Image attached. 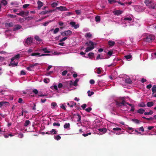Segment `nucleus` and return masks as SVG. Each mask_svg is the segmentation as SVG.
Listing matches in <instances>:
<instances>
[{
  "label": "nucleus",
  "mask_w": 156,
  "mask_h": 156,
  "mask_svg": "<svg viewBox=\"0 0 156 156\" xmlns=\"http://www.w3.org/2000/svg\"><path fill=\"white\" fill-rule=\"evenodd\" d=\"M72 31L70 30H68L65 31L61 33V35L63 36H69L71 35L72 34Z\"/></svg>",
  "instance_id": "nucleus-4"
},
{
  "label": "nucleus",
  "mask_w": 156,
  "mask_h": 156,
  "mask_svg": "<svg viewBox=\"0 0 156 156\" xmlns=\"http://www.w3.org/2000/svg\"><path fill=\"white\" fill-rule=\"evenodd\" d=\"M87 107V104H84L82 105L81 107L84 110Z\"/></svg>",
  "instance_id": "nucleus-54"
},
{
  "label": "nucleus",
  "mask_w": 156,
  "mask_h": 156,
  "mask_svg": "<svg viewBox=\"0 0 156 156\" xmlns=\"http://www.w3.org/2000/svg\"><path fill=\"white\" fill-rule=\"evenodd\" d=\"M30 121L29 120H27L26 121L25 123L24 124V126H27L30 123Z\"/></svg>",
  "instance_id": "nucleus-30"
},
{
  "label": "nucleus",
  "mask_w": 156,
  "mask_h": 156,
  "mask_svg": "<svg viewBox=\"0 0 156 156\" xmlns=\"http://www.w3.org/2000/svg\"><path fill=\"white\" fill-rule=\"evenodd\" d=\"M91 134V133H87V134L83 133V134L82 135L86 137V136H88L89 135H90Z\"/></svg>",
  "instance_id": "nucleus-58"
},
{
  "label": "nucleus",
  "mask_w": 156,
  "mask_h": 156,
  "mask_svg": "<svg viewBox=\"0 0 156 156\" xmlns=\"http://www.w3.org/2000/svg\"><path fill=\"white\" fill-rule=\"evenodd\" d=\"M54 138L55 139L57 140H58L61 139V137L59 135L55 136Z\"/></svg>",
  "instance_id": "nucleus-32"
},
{
  "label": "nucleus",
  "mask_w": 156,
  "mask_h": 156,
  "mask_svg": "<svg viewBox=\"0 0 156 156\" xmlns=\"http://www.w3.org/2000/svg\"><path fill=\"white\" fill-rule=\"evenodd\" d=\"M116 102V104L118 107H120L122 106L121 102L117 101Z\"/></svg>",
  "instance_id": "nucleus-43"
},
{
  "label": "nucleus",
  "mask_w": 156,
  "mask_h": 156,
  "mask_svg": "<svg viewBox=\"0 0 156 156\" xmlns=\"http://www.w3.org/2000/svg\"><path fill=\"white\" fill-rule=\"evenodd\" d=\"M124 20H127L129 21H131L132 20V19L131 17H126L124 19Z\"/></svg>",
  "instance_id": "nucleus-57"
},
{
  "label": "nucleus",
  "mask_w": 156,
  "mask_h": 156,
  "mask_svg": "<svg viewBox=\"0 0 156 156\" xmlns=\"http://www.w3.org/2000/svg\"><path fill=\"white\" fill-rule=\"evenodd\" d=\"M124 57L126 59H129L132 58V56L131 55H129L124 56Z\"/></svg>",
  "instance_id": "nucleus-18"
},
{
  "label": "nucleus",
  "mask_w": 156,
  "mask_h": 156,
  "mask_svg": "<svg viewBox=\"0 0 156 156\" xmlns=\"http://www.w3.org/2000/svg\"><path fill=\"white\" fill-rule=\"evenodd\" d=\"M58 5V4L56 2H53L51 4V6L52 7H55Z\"/></svg>",
  "instance_id": "nucleus-40"
},
{
  "label": "nucleus",
  "mask_w": 156,
  "mask_h": 156,
  "mask_svg": "<svg viewBox=\"0 0 156 156\" xmlns=\"http://www.w3.org/2000/svg\"><path fill=\"white\" fill-rule=\"evenodd\" d=\"M50 22H51V21H47V22H46L43 23V25L44 26H46Z\"/></svg>",
  "instance_id": "nucleus-56"
},
{
  "label": "nucleus",
  "mask_w": 156,
  "mask_h": 156,
  "mask_svg": "<svg viewBox=\"0 0 156 156\" xmlns=\"http://www.w3.org/2000/svg\"><path fill=\"white\" fill-rule=\"evenodd\" d=\"M49 12H50L49 11H43L41 12V14L42 15H45Z\"/></svg>",
  "instance_id": "nucleus-50"
},
{
  "label": "nucleus",
  "mask_w": 156,
  "mask_h": 156,
  "mask_svg": "<svg viewBox=\"0 0 156 156\" xmlns=\"http://www.w3.org/2000/svg\"><path fill=\"white\" fill-rule=\"evenodd\" d=\"M113 13L115 15H119L122 13V11L120 10H118L114 11Z\"/></svg>",
  "instance_id": "nucleus-9"
},
{
  "label": "nucleus",
  "mask_w": 156,
  "mask_h": 156,
  "mask_svg": "<svg viewBox=\"0 0 156 156\" xmlns=\"http://www.w3.org/2000/svg\"><path fill=\"white\" fill-rule=\"evenodd\" d=\"M20 54H17L16 55H15L14 57L15 59H19L20 58Z\"/></svg>",
  "instance_id": "nucleus-62"
},
{
  "label": "nucleus",
  "mask_w": 156,
  "mask_h": 156,
  "mask_svg": "<svg viewBox=\"0 0 156 156\" xmlns=\"http://www.w3.org/2000/svg\"><path fill=\"white\" fill-rule=\"evenodd\" d=\"M10 64L13 66H15L17 65L18 62L16 63V62H10Z\"/></svg>",
  "instance_id": "nucleus-37"
},
{
  "label": "nucleus",
  "mask_w": 156,
  "mask_h": 156,
  "mask_svg": "<svg viewBox=\"0 0 156 156\" xmlns=\"http://www.w3.org/2000/svg\"><path fill=\"white\" fill-rule=\"evenodd\" d=\"M34 38L36 41H42V40L38 36H35L34 37Z\"/></svg>",
  "instance_id": "nucleus-23"
},
{
  "label": "nucleus",
  "mask_w": 156,
  "mask_h": 156,
  "mask_svg": "<svg viewBox=\"0 0 156 156\" xmlns=\"http://www.w3.org/2000/svg\"><path fill=\"white\" fill-rule=\"evenodd\" d=\"M115 42L114 41H109L108 42V44L110 47L113 46L115 45Z\"/></svg>",
  "instance_id": "nucleus-11"
},
{
  "label": "nucleus",
  "mask_w": 156,
  "mask_h": 156,
  "mask_svg": "<svg viewBox=\"0 0 156 156\" xmlns=\"http://www.w3.org/2000/svg\"><path fill=\"white\" fill-rule=\"evenodd\" d=\"M153 113V112L152 110H150L149 112H145L144 113V114L145 115H151Z\"/></svg>",
  "instance_id": "nucleus-24"
},
{
  "label": "nucleus",
  "mask_w": 156,
  "mask_h": 156,
  "mask_svg": "<svg viewBox=\"0 0 156 156\" xmlns=\"http://www.w3.org/2000/svg\"><path fill=\"white\" fill-rule=\"evenodd\" d=\"M138 106L140 107H144L146 106V105L144 102H142L139 104Z\"/></svg>",
  "instance_id": "nucleus-22"
},
{
  "label": "nucleus",
  "mask_w": 156,
  "mask_h": 156,
  "mask_svg": "<svg viewBox=\"0 0 156 156\" xmlns=\"http://www.w3.org/2000/svg\"><path fill=\"white\" fill-rule=\"evenodd\" d=\"M41 54L39 53H34L31 54V55L32 56H37L40 55Z\"/></svg>",
  "instance_id": "nucleus-26"
},
{
  "label": "nucleus",
  "mask_w": 156,
  "mask_h": 156,
  "mask_svg": "<svg viewBox=\"0 0 156 156\" xmlns=\"http://www.w3.org/2000/svg\"><path fill=\"white\" fill-rule=\"evenodd\" d=\"M154 103L153 101H150L147 102V105L148 107H151L153 105Z\"/></svg>",
  "instance_id": "nucleus-12"
},
{
  "label": "nucleus",
  "mask_w": 156,
  "mask_h": 156,
  "mask_svg": "<svg viewBox=\"0 0 156 156\" xmlns=\"http://www.w3.org/2000/svg\"><path fill=\"white\" fill-rule=\"evenodd\" d=\"M37 4L38 5L37 8L38 9H39L43 6V3L41 2L38 0L37 2Z\"/></svg>",
  "instance_id": "nucleus-10"
},
{
  "label": "nucleus",
  "mask_w": 156,
  "mask_h": 156,
  "mask_svg": "<svg viewBox=\"0 0 156 156\" xmlns=\"http://www.w3.org/2000/svg\"><path fill=\"white\" fill-rule=\"evenodd\" d=\"M98 130L100 132L105 133L106 132L107 130L106 128H100L98 129Z\"/></svg>",
  "instance_id": "nucleus-19"
},
{
  "label": "nucleus",
  "mask_w": 156,
  "mask_h": 156,
  "mask_svg": "<svg viewBox=\"0 0 156 156\" xmlns=\"http://www.w3.org/2000/svg\"><path fill=\"white\" fill-rule=\"evenodd\" d=\"M76 23L74 22H71L70 23V24L73 27H74Z\"/></svg>",
  "instance_id": "nucleus-61"
},
{
  "label": "nucleus",
  "mask_w": 156,
  "mask_h": 156,
  "mask_svg": "<svg viewBox=\"0 0 156 156\" xmlns=\"http://www.w3.org/2000/svg\"><path fill=\"white\" fill-rule=\"evenodd\" d=\"M154 36L150 35L144 38V41L146 42H151L154 40Z\"/></svg>",
  "instance_id": "nucleus-2"
},
{
  "label": "nucleus",
  "mask_w": 156,
  "mask_h": 156,
  "mask_svg": "<svg viewBox=\"0 0 156 156\" xmlns=\"http://www.w3.org/2000/svg\"><path fill=\"white\" fill-rule=\"evenodd\" d=\"M8 103L6 101H1L0 102V108L2 107L5 104Z\"/></svg>",
  "instance_id": "nucleus-29"
},
{
  "label": "nucleus",
  "mask_w": 156,
  "mask_h": 156,
  "mask_svg": "<svg viewBox=\"0 0 156 156\" xmlns=\"http://www.w3.org/2000/svg\"><path fill=\"white\" fill-rule=\"evenodd\" d=\"M76 105V103L73 101H70L69 103H67L68 106L71 108L73 107L74 106Z\"/></svg>",
  "instance_id": "nucleus-8"
},
{
  "label": "nucleus",
  "mask_w": 156,
  "mask_h": 156,
  "mask_svg": "<svg viewBox=\"0 0 156 156\" xmlns=\"http://www.w3.org/2000/svg\"><path fill=\"white\" fill-rule=\"evenodd\" d=\"M92 110V108L91 107H89L86 108L85 110V111L88 112H89Z\"/></svg>",
  "instance_id": "nucleus-45"
},
{
  "label": "nucleus",
  "mask_w": 156,
  "mask_h": 156,
  "mask_svg": "<svg viewBox=\"0 0 156 156\" xmlns=\"http://www.w3.org/2000/svg\"><path fill=\"white\" fill-rule=\"evenodd\" d=\"M98 71L97 72V73L99 74H101V69L100 68H98L97 69Z\"/></svg>",
  "instance_id": "nucleus-51"
},
{
  "label": "nucleus",
  "mask_w": 156,
  "mask_h": 156,
  "mask_svg": "<svg viewBox=\"0 0 156 156\" xmlns=\"http://www.w3.org/2000/svg\"><path fill=\"white\" fill-rule=\"evenodd\" d=\"M53 125L54 126H60V124L59 122H54Z\"/></svg>",
  "instance_id": "nucleus-46"
},
{
  "label": "nucleus",
  "mask_w": 156,
  "mask_h": 156,
  "mask_svg": "<svg viewBox=\"0 0 156 156\" xmlns=\"http://www.w3.org/2000/svg\"><path fill=\"white\" fill-rule=\"evenodd\" d=\"M113 54V51H109L107 53V54L109 56H111Z\"/></svg>",
  "instance_id": "nucleus-60"
},
{
  "label": "nucleus",
  "mask_w": 156,
  "mask_h": 156,
  "mask_svg": "<svg viewBox=\"0 0 156 156\" xmlns=\"http://www.w3.org/2000/svg\"><path fill=\"white\" fill-rule=\"evenodd\" d=\"M25 13V12L23 11H21L19 13H17L16 14L18 15L23 16V15H24Z\"/></svg>",
  "instance_id": "nucleus-27"
},
{
  "label": "nucleus",
  "mask_w": 156,
  "mask_h": 156,
  "mask_svg": "<svg viewBox=\"0 0 156 156\" xmlns=\"http://www.w3.org/2000/svg\"><path fill=\"white\" fill-rule=\"evenodd\" d=\"M67 39V37H65L62 38V39L59 40V41L60 42H62L65 41L66 39Z\"/></svg>",
  "instance_id": "nucleus-49"
},
{
  "label": "nucleus",
  "mask_w": 156,
  "mask_h": 156,
  "mask_svg": "<svg viewBox=\"0 0 156 156\" xmlns=\"http://www.w3.org/2000/svg\"><path fill=\"white\" fill-rule=\"evenodd\" d=\"M59 30V28L57 27L54 30L53 33L54 34H56L58 32Z\"/></svg>",
  "instance_id": "nucleus-42"
},
{
  "label": "nucleus",
  "mask_w": 156,
  "mask_h": 156,
  "mask_svg": "<svg viewBox=\"0 0 156 156\" xmlns=\"http://www.w3.org/2000/svg\"><path fill=\"white\" fill-rule=\"evenodd\" d=\"M109 3L110 4H112L113 3H116L117 2L115 0H108Z\"/></svg>",
  "instance_id": "nucleus-38"
},
{
  "label": "nucleus",
  "mask_w": 156,
  "mask_h": 156,
  "mask_svg": "<svg viewBox=\"0 0 156 156\" xmlns=\"http://www.w3.org/2000/svg\"><path fill=\"white\" fill-rule=\"evenodd\" d=\"M70 126V124L69 123H66L64 125V129H67L69 128Z\"/></svg>",
  "instance_id": "nucleus-15"
},
{
  "label": "nucleus",
  "mask_w": 156,
  "mask_h": 156,
  "mask_svg": "<svg viewBox=\"0 0 156 156\" xmlns=\"http://www.w3.org/2000/svg\"><path fill=\"white\" fill-rule=\"evenodd\" d=\"M8 16L11 18H15L16 16V15L11 14H8Z\"/></svg>",
  "instance_id": "nucleus-35"
},
{
  "label": "nucleus",
  "mask_w": 156,
  "mask_h": 156,
  "mask_svg": "<svg viewBox=\"0 0 156 156\" xmlns=\"http://www.w3.org/2000/svg\"><path fill=\"white\" fill-rule=\"evenodd\" d=\"M43 51L44 52V53H49L50 52V51H49L47 50V48H43L41 50H40L39 51Z\"/></svg>",
  "instance_id": "nucleus-16"
},
{
  "label": "nucleus",
  "mask_w": 156,
  "mask_h": 156,
  "mask_svg": "<svg viewBox=\"0 0 156 156\" xmlns=\"http://www.w3.org/2000/svg\"><path fill=\"white\" fill-rule=\"evenodd\" d=\"M44 82L45 83H48L50 82V80L48 78H45L44 79Z\"/></svg>",
  "instance_id": "nucleus-39"
},
{
  "label": "nucleus",
  "mask_w": 156,
  "mask_h": 156,
  "mask_svg": "<svg viewBox=\"0 0 156 156\" xmlns=\"http://www.w3.org/2000/svg\"><path fill=\"white\" fill-rule=\"evenodd\" d=\"M145 110L142 108H140L138 109L137 111V112L140 114H143L145 112Z\"/></svg>",
  "instance_id": "nucleus-14"
},
{
  "label": "nucleus",
  "mask_w": 156,
  "mask_h": 156,
  "mask_svg": "<svg viewBox=\"0 0 156 156\" xmlns=\"http://www.w3.org/2000/svg\"><path fill=\"white\" fill-rule=\"evenodd\" d=\"M125 82L126 83L129 84H131L132 83V82L130 78H126L125 79Z\"/></svg>",
  "instance_id": "nucleus-13"
},
{
  "label": "nucleus",
  "mask_w": 156,
  "mask_h": 156,
  "mask_svg": "<svg viewBox=\"0 0 156 156\" xmlns=\"http://www.w3.org/2000/svg\"><path fill=\"white\" fill-rule=\"evenodd\" d=\"M95 20L96 22H99L100 21V17L99 16H97L95 17Z\"/></svg>",
  "instance_id": "nucleus-31"
},
{
  "label": "nucleus",
  "mask_w": 156,
  "mask_h": 156,
  "mask_svg": "<svg viewBox=\"0 0 156 156\" xmlns=\"http://www.w3.org/2000/svg\"><path fill=\"white\" fill-rule=\"evenodd\" d=\"M29 5H30L29 4H24L23 5V8L26 9V8H27Z\"/></svg>",
  "instance_id": "nucleus-55"
},
{
  "label": "nucleus",
  "mask_w": 156,
  "mask_h": 156,
  "mask_svg": "<svg viewBox=\"0 0 156 156\" xmlns=\"http://www.w3.org/2000/svg\"><path fill=\"white\" fill-rule=\"evenodd\" d=\"M132 120L137 124H139L140 123V121L136 119H133Z\"/></svg>",
  "instance_id": "nucleus-34"
},
{
  "label": "nucleus",
  "mask_w": 156,
  "mask_h": 156,
  "mask_svg": "<svg viewBox=\"0 0 156 156\" xmlns=\"http://www.w3.org/2000/svg\"><path fill=\"white\" fill-rule=\"evenodd\" d=\"M33 92L35 94H37L38 93V91L36 89H34L33 90Z\"/></svg>",
  "instance_id": "nucleus-64"
},
{
  "label": "nucleus",
  "mask_w": 156,
  "mask_h": 156,
  "mask_svg": "<svg viewBox=\"0 0 156 156\" xmlns=\"http://www.w3.org/2000/svg\"><path fill=\"white\" fill-rule=\"evenodd\" d=\"M153 94L156 92V85H154L151 89Z\"/></svg>",
  "instance_id": "nucleus-17"
},
{
  "label": "nucleus",
  "mask_w": 156,
  "mask_h": 156,
  "mask_svg": "<svg viewBox=\"0 0 156 156\" xmlns=\"http://www.w3.org/2000/svg\"><path fill=\"white\" fill-rule=\"evenodd\" d=\"M69 84V81H67L63 83V86L64 87H66L68 86Z\"/></svg>",
  "instance_id": "nucleus-21"
},
{
  "label": "nucleus",
  "mask_w": 156,
  "mask_h": 156,
  "mask_svg": "<svg viewBox=\"0 0 156 156\" xmlns=\"http://www.w3.org/2000/svg\"><path fill=\"white\" fill-rule=\"evenodd\" d=\"M22 27V26L19 24L15 25L13 28V31H16V30L20 29Z\"/></svg>",
  "instance_id": "nucleus-7"
},
{
  "label": "nucleus",
  "mask_w": 156,
  "mask_h": 156,
  "mask_svg": "<svg viewBox=\"0 0 156 156\" xmlns=\"http://www.w3.org/2000/svg\"><path fill=\"white\" fill-rule=\"evenodd\" d=\"M92 34L90 33H87L85 35V37H86L90 38L92 36Z\"/></svg>",
  "instance_id": "nucleus-20"
},
{
  "label": "nucleus",
  "mask_w": 156,
  "mask_h": 156,
  "mask_svg": "<svg viewBox=\"0 0 156 156\" xmlns=\"http://www.w3.org/2000/svg\"><path fill=\"white\" fill-rule=\"evenodd\" d=\"M7 25L9 27H12L13 26V24L12 23H10L7 24Z\"/></svg>",
  "instance_id": "nucleus-63"
},
{
  "label": "nucleus",
  "mask_w": 156,
  "mask_h": 156,
  "mask_svg": "<svg viewBox=\"0 0 156 156\" xmlns=\"http://www.w3.org/2000/svg\"><path fill=\"white\" fill-rule=\"evenodd\" d=\"M87 93L88 94V96L90 97L94 94V92L93 91L91 92L90 90H88L87 91Z\"/></svg>",
  "instance_id": "nucleus-36"
},
{
  "label": "nucleus",
  "mask_w": 156,
  "mask_h": 156,
  "mask_svg": "<svg viewBox=\"0 0 156 156\" xmlns=\"http://www.w3.org/2000/svg\"><path fill=\"white\" fill-rule=\"evenodd\" d=\"M50 133H53V134H55L57 133V131L54 129H52L50 131Z\"/></svg>",
  "instance_id": "nucleus-33"
},
{
  "label": "nucleus",
  "mask_w": 156,
  "mask_h": 156,
  "mask_svg": "<svg viewBox=\"0 0 156 156\" xmlns=\"http://www.w3.org/2000/svg\"><path fill=\"white\" fill-rule=\"evenodd\" d=\"M79 80L78 79H76L73 83V86H76L77 85V83L78 82Z\"/></svg>",
  "instance_id": "nucleus-41"
},
{
  "label": "nucleus",
  "mask_w": 156,
  "mask_h": 156,
  "mask_svg": "<svg viewBox=\"0 0 156 156\" xmlns=\"http://www.w3.org/2000/svg\"><path fill=\"white\" fill-rule=\"evenodd\" d=\"M75 12L78 15H80L81 13V11L79 10H75Z\"/></svg>",
  "instance_id": "nucleus-59"
},
{
  "label": "nucleus",
  "mask_w": 156,
  "mask_h": 156,
  "mask_svg": "<svg viewBox=\"0 0 156 156\" xmlns=\"http://www.w3.org/2000/svg\"><path fill=\"white\" fill-rule=\"evenodd\" d=\"M67 73V70H65L62 73V76H64L66 75Z\"/></svg>",
  "instance_id": "nucleus-53"
},
{
  "label": "nucleus",
  "mask_w": 156,
  "mask_h": 156,
  "mask_svg": "<svg viewBox=\"0 0 156 156\" xmlns=\"http://www.w3.org/2000/svg\"><path fill=\"white\" fill-rule=\"evenodd\" d=\"M1 2L4 5H6L7 4V2L5 0H1Z\"/></svg>",
  "instance_id": "nucleus-28"
},
{
  "label": "nucleus",
  "mask_w": 156,
  "mask_h": 156,
  "mask_svg": "<svg viewBox=\"0 0 156 156\" xmlns=\"http://www.w3.org/2000/svg\"><path fill=\"white\" fill-rule=\"evenodd\" d=\"M126 103H127L124 100H123L121 102L122 106H126Z\"/></svg>",
  "instance_id": "nucleus-52"
},
{
  "label": "nucleus",
  "mask_w": 156,
  "mask_h": 156,
  "mask_svg": "<svg viewBox=\"0 0 156 156\" xmlns=\"http://www.w3.org/2000/svg\"><path fill=\"white\" fill-rule=\"evenodd\" d=\"M57 106V104L55 102H52L51 104V108H54L55 106Z\"/></svg>",
  "instance_id": "nucleus-25"
},
{
  "label": "nucleus",
  "mask_w": 156,
  "mask_h": 156,
  "mask_svg": "<svg viewBox=\"0 0 156 156\" xmlns=\"http://www.w3.org/2000/svg\"><path fill=\"white\" fill-rule=\"evenodd\" d=\"M78 116L77 119V121L78 122H80L81 121V116L79 114H78L77 115Z\"/></svg>",
  "instance_id": "nucleus-44"
},
{
  "label": "nucleus",
  "mask_w": 156,
  "mask_h": 156,
  "mask_svg": "<svg viewBox=\"0 0 156 156\" xmlns=\"http://www.w3.org/2000/svg\"><path fill=\"white\" fill-rule=\"evenodd\" d=\"M88 55L90 58H91V57L93 56L94 53L93 52H90L88 54Z\"/></svg>",
  "instance_id": "nucleus-47"
},
{
  "label": "nucleus",
  "mask_w": 156,
  "mask_h": 156,
  "mask_svg": "<svg viewBox=\"0 0 156 156\" xmlns=\"http://www.w3.org/2000/svg\"><path fill=\"white\" fill-rule=\"evenodd\" d=\"M56 9H57L61 11H66L67 10V9L66 7L62 6L57 7L56 8Z\"/></svg>",
  "instance_id": "nucleus-6"
},
{
  "label": "nucleus",
  "mask_w": 156,
  "mask_h": 156,
  "mask_svg": "<svg viewBox=\"0 0 156 156\" xmlns=\"http://www.w3.org/2000/svg\"><path fill=\"white\" fill-rule=\"evenodd\" d=\"M33 39L31 37H28L27 38L25 41V43L28 45L31 44L32 42Z\"/></svg>",
  "instance_id": "nucleus-5"
},
{
  "label": "nucleus",
  "mask_w": 156,
  "mask_h": 156,
  "mask_svg": "<svg viewBox=\"0 0 156 156\" xmlns=\"http://www.w3.org/2000/svg\"><path fill=\"white\" fill-rule=\"evenodd\" d=\"M86 44L89 47L87 48L85 51L86 52H88L92 50L94 48V43L92 41H90L89 42H87Z\"/></svg>",
  "instance_id": "nucleus-1"
},
{
  "label": "nucleus",
  "mask_w": 156,
  "mask_h": 156,
  "mask_svg": "<svg viewBox=\"0 0 156 156\" xmlns=\"http://www.w3.org/2000/svg\"><path fill=\"white\" fill-rule=\"evenodd\" d=\"M113 130L114 131H119L121 130V129L120 128L116 127V128H114Z\"/></svg>",
  "instance_id": "nucleus-48"
},
{
  "label": "nucleus",
  "mask_w": 156,
  "mask_h": 156,
  "mask_svg": "<svg viewBox=\"0 0 156 156\" xmlns=\"http://www.w3.org/2000/svg\"><path fill=\"white\" fill-rule=\"evenodd\" d=\"M144 2L146 5L150 9H155L154 6H153L152 5V2L151 1L146 0L144 1Z\"/></svg>",
  "instance_id": "nucleus-3"
}]
</instances>
